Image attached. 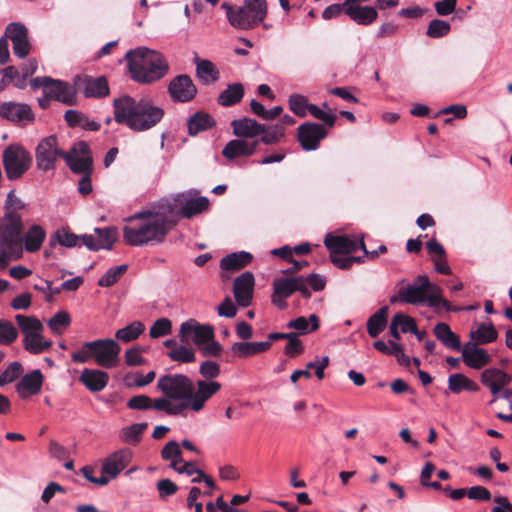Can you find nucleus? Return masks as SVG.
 Returning <instances> with one entry per match:
<instances>
[{
	"label": "nucleus",
	"instance_id": "obj_1",
	"mask_svg": "<svg viewBox=\"0 0 512 512\" xmlns=\"http://www.w3.org/2000/svg\"><path fill=\"white\" fill-rule=\"evenodd\" d=\"M221 387L217 381L193 382L184 374L163 375L157 381L162 397L155 398V410L169 416L183 415L187 410L198 413Z\"/></svg>",
	"mask_w": 512,
	"mask_h": 512
},
{
	"label": "nucleus",
	"instance_id": "obj_2",
	"mask_svg": "<svg viewBox=\"0 0 512 512\" xmlns=\"http://www.w3.org/2000/svg\"><path fill=\"white\" fill-rule=\"evenodd\" d=\"M174 205L163 201L158 207L138 212L127 219L123 227V239L131 246H153L164 242L176 225L172 219Z\"/></svg>",
	"mask_w": 512,
	"mask_h": 512
},
{
	"label": "nucleus",
	"instance_id": "obj_3",
	"mask_svg": "<svg viewBox=\"0 0 512 512\" xmlns=\"http://www.w3.org/2000/svg\"><path fill=\"white\" fill-rule=\"evenodd\" d=\"M114 118L134 132H144L156 126L164 110L146 98L135 99L124 95L114 100Z\"/></svg>",
	"mask_w": 512,
	"mask_h": 512
},
{
	"label": "nucleus",
	"instance_id": "obj_4",
	"mask_svg": "<svg viewBox=\"0 0 512 512\" xmlns=\"http://www.w3.org/2000/svg\"><path fill=\"white\" fill-rule=\"evenodd\" d=\"M125 59L134 81L150 84L163 78L169 65L164 56L155 50L139 47L126 53Z\"/></svg>",
	"mask_w": 512,
	"mask_h": 512
},
{
	"label": "nucleus",
	"instance_id": "obj_5",
	"mask_svg": "<svg viewBox=\"0 0 512 512\" xmlns=\"http://www.w3.org/2000/svg\"><path fill=\"white\" fill-rule=\"evenodd\" d=\"M397 302L411 305L426 303L429 307L443 306L448 309L449 303L442 298V289L429 281L426 275H419L414 283L399 288L390 303Z\"/></svg>",
	"mask_w": 512,
	"mask_h": 512
},
{
	"label": "nucleus",
	"instance_id": "obj_6",
	"mask_svg": "<svg viewBox=\"0 0 512 512\" xmlns=\"http://www.w3.org/2000/svg\"><path fill=\"white\" fill-rule=\"evenodd\" d=\"M120 345L113 339H97L85 342L74 351L71 359L75 363H86L93 359L103 368L111 369L118 365L120 358Z\"/></svg>",
	"mask_w": 512,
	"mask_h": 512
},
{
	"label": "nucleus",
	"instance_id": "obj_7",
	"mask_svg": "<svg viewBox=\"0 0 512 512\" xmlns=\"http://www.w3.org/2000/svg\"><path fill=\"white\" fill-rule=\"evenodd\" d=\"M229 23L238 29H250L262 22L267 15L266 0H245L243 7L234 8L223 3Z\"/></svg>",
	"mask_w": 512,
	"mask_h": 512
},
{
	"label": "nucleus",
	"instance_id": "obj_8",
	"mask_svg": "<svg viewBox=\"0 0 512 512\" xmlns=\"http://www.w3.org/2000/svg\"><path fill=\"white\" fill-rule=\"evenodd\" d=\"M16 323L23 335V347L31 354H41L52 346L50 340L43 337L44 326L42 322L34 316L17 314Z\"/></svg>",
	"mask_w": 512,
	"mask_h": 512
},
{
	"label": "nucleus",
	"instance_id": "obj_9",
	"mask_svg": "<svg viewBox=\"0 0 512 512\" xmlns=\"http://www.w3.org/2000/svg\"><path fill=\"white\" fill-rule=\"evenodd\" d=\"M30 86L33 89L42 88L43 93L63 104L74 105L76 103L77 89L75 83L72 85L62 80L43 76L31 79Z\"/></svg>",
	"mask_w": 512,
	"mask_h": 512
},
{
	"label": "nucleus",
	"instance_id": "obj_10",
	"mask_svg": "<svg viewBox=\"0 0 512 512\" xmlns=\"http://www.w3.org/2000/svg\"><path fill=\"white\" fill-rule=\"evenodd\" d=\"M3 166L9 180L19 179L32 164L31 154L21 145L11 144L3 151Z\"/></svg>",
	"mask_w": 512,
	"mask_h": 512
},
{
	"label": "nucleus",
	"instance_id": "obj_11",
	"mask_svg": "<svg viewBox=\"0 0 512 512\" xmlns=\"http://www.w3.org/2000/svg\"><path fill=\"white\" fill-rule=\"evenodd\" d=\"M272 285L273 294L271 301L279 309L286 308V299L296 291L300 292L304 298H310L311 296V292L304 287L300 276L276 277Z\"/></svg>",
	"mask_w": 512,
	"mask_h": 512
},
{
	"label": "nucleus",
	"instance_id": "obj_12",
	"mask_svg": "<svg viewBox=\"0 0 512 512\" xmlns=\"http://www.w3.org/2000/svg\"><path fill=\"white\" fill-rule=\"evenodd\" d=\"M65 153L59 148L55 136L42 139L35 152L37 168L44 172L54 169L58 158L64 159Z\"/></svg>",
	"mask_w": 512,
	"mask_h": 512
},
{
	"label": "nucleus",
	"instance_id": "obj_13",
	"mask_svg": "<svg viewBox=\"0 0 512 512\" xmlns=\"http://www.w3.org/2000/svg\"><path fill=\"white\" fill-rule=\"evenodd\" d=\"M64 160L74 173L83 175L92 173V157L89 146L84 141L74 144L71 150L65 153Z\"/></svg>",
	"mask_w": 512,
	"mask_h": 512
},
{
	"label": "nucleus",
	"instance_id": "obj_14",
	"mask_svg": "<svg viewBox=\"0 0 512 512\" xmlns=\"http://www.w3.org/2000/svg\"><path fill=\"white\" fill-rule=\"evenodd\" d=\"M179 338L183 343L192 341L196 346L201 347L214 338V330L210 325H202L194 319H189L181 324Z\"/></svg>",
	"mask_w": 512,
	"mask_h": 512
},
{
	"label": "nucleus",
	"instance_id": "obj_15",
	"mask_svg": "<svg viewBox=\"0 0 512 512\" xmlns=\"http://www.w3.org/2000/svg\"><path fill=\"white\" fill-rule=\"evenodd\" d=\"M196 194L192 191L177 194L174 202L181 208L177 212L178 215L184 218H192L209 208V200L205 196L194 197Z\"/></svg>",
	"mask_w": 512,
	"mask_h": 512
},
{
	"label": "nucleus",
	"instance_id": "obj_16",
	"mask_svg": "<svg viewBox=\"0 0 512 512\" xmlns=\"http://www.w3.org/2000/svg\"><path fill=\"white\" fill-rule=\"evenodd\" d=\"M168 93L173 102L186 103L195 98L197 88L190 76L181 74L170 81Z\"/></svg>",
	"mask_w": 512,
	"mask_h": 512
},
{
	"label": "nucleus",
	"instance_id": "obj_17",
	"mask_svg": "<svg viewBox=\"0 0 512 512\" xmlns=\"http://www.w3.org/2000/svg\"><path fill=\"white\" fill-rule=\"evenodd\" d=\"M133 452L129 448H122L107 456L102 463L101 473L106 477L115 479L131 462Z\"/></svg>",
	"mask_w": 512,
	"mask_h": 512
},
{
	"label": "nucleus",
	"instance_id": "obj_18",
	"mask_svg": "<svg viewBox=\"0 0 512 512\" xmlns=\"http://www.w3.org/2000/svg\"><path fill=\"white\" fill-rule=\"evenodd\" d=\"M327 136L323 125L307 122L298 127V140L301 147L306 151H313L319 148L320 142Z\"/></svg>",
	"mask_w": 512,
	"mask_h": 512
},
{
	"label": "nucleus",
	"instance_id": "obj_19",
	"mask_svg": "<svg viewBox=\"0 0 512 512\" xmlns=\"http://www.w3.org/2000/svg\"><path fill=\"white\" fill-rule=\"evenodd\" d=\"M74 83L77 91H82L86 98H102L109 94L108 82L104 77L77 75Z\"/></svg>",
	"mask_w": 512,
	"mask_h": 512
},
{
	"label": "nucleus",
	"instance_id": "obj_20",
	"mask_svg": "<svg viewBox=\"0 0 512 512\" xmlns=\"http://www.w3.org/2000/svg\"><path fill=\"white\" fill-rule=\"evenodd\" d=\"M6 36L12 41L13 52L20 58H25L30 52L27 28L19 22L10 23L6 27Z\"/></svg>",
	"mask_w": 512,
	"mask_h": 512
},
{
	"label": "nucleus",
	"instance_id": "obj_21",
	"mask_svg": "<svg viewBox=\"0 0 512 512\" xmlns=\"http://www.w3.org/2000/svg\"><path fill=\"white\" fill-rule=\"evenodd\" d=\"M95 233L97 236L82 235L84 246L92 251L110 250L117 239V229L115 227L95 228Z\"/></svg>",
	"mask_w": 512,
	"mask_h": 512
},
{
	"label": "nucleus",
	"instance_id": "obj_22",
	"mask_svg": "<svg viewBox=\"0 0 512 512\" xmlns=\"http://www.w3.org/2000/svg\"><path fill=\"white\" fill-rule=\"evenodd\" d=\"M255 279L251 272H244L239 275L233 286V292L238 305L247 307L251 304L253 297Z\"/></svg>",
	"mask_w": 512,
	"mask_h": 512
},
{
	"label": "nucleus",
	"instance_id": "obj_23",
	"mask_svg": "<svg viewBox=\"0 0 512 512\" xmlns=\"http://www.w3.org/2000/svg\"><path fill=\"white\" fill-rule=\"evenodd\" d=\"M324 243L331 254H349L360 248L359 238L348 235L329 233L326 235Z\"/></svg>",
	"mask_w": 512,
	"mask_h": 512
},
{
	"label": "nucleus",
	"instance_id": "obj_24",
	"mask_svg": "<svg viewBox=\"0 0 512 512\" xmlns=\"http://www.w3.org/2000/svg\"><path fill=\"white\" fill-rule=\"evenodd\" d=\"M463 362L470 368L481 369L488 365L491 356L483 348L478 347L476 343L467 342L461 347Z\"/></svg>",
	"mask_w": 512,
	"mask_h": 512
},
{
	"label": "nucleus",
	"instance_id": "obj_25",
	"mask_svg": "<svg viewBox=\"0 0 512 512\" xmlns=\"http://www.w3.org/2000/svg\"><path fill=\"white\" fill-rule=\"evenodd\" d=\"M0 116L14 123L32 121L34 114L25 103L4 102L0 105Z\"/></svg>",
	"mask_w": 512,
	"mask_h": 512
},
{
	"label": "nucleus",
	"instance_id": "obj_26",
	"mask_svg": "<svg viewBox=\"0 0 512 512\" xmlns=\"http://www.w3.org/2000/svg\"><path fill=\"white\" fill-rule=\"evenodd\" d=\"M357 0H345L346 15L359 25L372 24L378 17L377 10L372 6H360Z\"/></svg>",
	"mask_w": 512,
	"mask_h": 512
},
{
	"label": "nucleus",
	"instance_id": "obj_27",
	"mask_svg": "<svg viewBox=\"0 0 512 512\" xmlns=\"http://www.w3.org/2000/svg\"><path fill=\"white\" fill-rule=\"evenodd\" d=\"M510 381L511 377L498 368H488L481 374V383L490 390L495 398Z\"/></svg>",
	"mask_w": 512,
	"mask_h": 512
},
{
	"label": "nucleus",
	"instance_id": "obj_28",
	"mask_svg": "<svg viewBox=\"0 0 512 512\" xmlns=\"http://www.w3.org/2000/svg\"><path fill=\"white\" fill-rule=\"evenodd\" d=\"M43 381L44 377L41 371L39 369L32 370L16 384V391L22 399L37 395L41 391Z\"/></svg>",
	"mask_w": 512,
	"mask_h": 512
},
{
	"label": "nucleus",
	"instance_id": "obj_29",
	"mask_svg": "<svg viewBox=\"0 0 512 512\" xmlns=\"http://www.w3.org/2000/svg\"><path fill=\"white\" fill-rule=\"evenodd\" d=\"M259 141H248L243 138L233 139L229 141L222 150V154L227 159H235L237 157H248L255 153Z\"/></svg>",
	"mask_w": 512,
	"mask_h": 512
},
{
	"label": "nucleus",
	"instance_id": "obj_30",
	"mask_svg": "<svg viewBox=\"0 0 512 512\" xmlns=\"http://www.w3.org/2000/svg\"><path fill=\"white\" fill-rule=\"evenodd\" d=\"M231 127L235 136L247 140L248 138L260 136L263 132L264 124L258 123L255 119L245 117L234 119L231 122Z\"/></svg>",
	"mask_w": 512,
	"mask_h": 512
},
{
	"label": "nucleus",
	"instance_id": "obj_31",
	"mask_svg": "<svg viewBox=\"0 0 512 512\" xmlns=\"http://www.w3.org/2000/svg\"><path fill=\"white\" fill-rule=\"evenodd\" d=\"M79 380L89 391L99 392L107 386L109 375L102 370L85 368Z\"/></svg>",
	"mask_w": 512,
	"mask_h": 512
},
{
	"label": "nucleus",
	"instance_id": "obj_32",
	"mask_svg": "<svg viewBox=\"0 0 512 512\" xmlns=\"http://www.w3.org/2000/svg\"><path fill=\"white\" fill-rule=\"evenodd\" d=\"M194 64L196 65V75L203 84L209 85L219 80L220 72L210 60L201 59L195 55Z\"/></svg>",
	"mask_w": 512,
	"mask_h": 512
},
{
	"label": "nucleus",
	"instance_id": "obj_33",
	"mask_svg": "<svg viewBox=\"0 0 512 512\" xmlns=\"http://www.w3.org/2000/svg\"><path fill=\"white\" fill-rule=\"evenodd\" d=\"M270 341H261V342H235L231 350L232 352L240 357L246 358L249 356L257 355L263 352L268 351L271 348Z\"/></svg>",
	"mask_w": 512,
	"mask_h": 512
},
{
	"label": "nucleus",
	"instance_id": "obj_34",
	"mask_svg": "<svg viewBox=\"0 0 512 512\" xmlns=\"http://www.w3.org/2000/svg\"><path fill=\"white\" fill-rule=\"evenodd\" d=\"M435 337L448 349L460 351L461 341L460 338L451 330L448 324L438 323L434 327Z\"/></svg>",
	"mask_w": 512,
	"mask_h": 512
},
{
	"label": "nucleus",
	"instance_id": "obj_35",
	"mask_svg": "<svg viewBox=\"0 0 512 512\" xmlns=\"http://www.w3.org/2000/svg\"><path fill=\"white\" fill-rule=\"evenodd\" d=\"M61 245L67 248L81 247L83 244L82 235L78 236L68 229L62 228L54 232L49 239V246L54 248Z\"/></svg>",
	"mask_w": 512,
	"mask_h": 512
},
{
	"label": "nucleus",
	"instance_id": "obj_36",
	"mask_svg": "<svg viewBox=\"0 0 512 512\" xmlns=\"http://www.w3.org/2000/svg\"><path fill=\"white\" fill-rule=\"evenodd\" d=\"M215 124L216 122L210 114L203 111L196 112L187 120L188 133L191 136H195L202 131L212 128Z\"/></svg>",
	"mask_w": 512,
	"mask_h": 512
},
{
	"label": "nucleus",
	"instance_id": "obj_37",
	"mask_svg": "<svg viewBox=\"0 0 512 512\" xmlns=\"http://www.w3.org/2000/svg\"><path fill=\"white\" fill-rule=\"evenodd\" d=\"M252 259L249 252H234L222 258L220 267L224 271L235 272L247 266Z\"/></svg>",
	"mask_w": 512,
	"mask_h": 512
},
{
	"label": "nucleus",
	"instance_id": "obj_38",
	"mask_svg": "<svg viewBox=\"0 0 512 512\" xmlns=\"http://www.w3.org/2000/svg\"><path fill=\"white\" fill-rule=\"evenodd\" d=\"M469 336V342L476 343L477 345H482L494 342L498 337V332L493 324L482 323L479 324L475 329H472L470 331Z\"/></svg>",
	"mask_w": 512,
	"mask_h": 512
},
{
	"label": "nucleus",
	"instance_id": "obj_39",
	"mask_svg": "<svg viewBox=\"0 0 512 512\" xmlns=\"http://www.w3.org/2000/svg\"><path fill=\"white\" fill-rule=\"evenodd\" d=\"M448 388L454 394L462 391L477 392L479 385L462 373H454L448 377Z\"/></svg>",
	"mask_w": 512,
	"mask_h": 512
},
{
	"label": "nucleus",
	"instance_id": "obj_40",
	"mask_svg": "<svg viewBox=\"0 0 512 512\" xmlns=\"http://www.w3.org/2000/svg\"><path fill=\"white\" fill-rule=\"evenodd\" d=\"M46 238L45 229L38 225H32L24 236V246L27 252H37L40 250L44 240Z\"/></svg>",
	"mask_w": 512,
	"mask_h": 512
},
{
	"label": "nucleus",
	"instance_id": "obj_41",
	"mask_svg": "<svg viewBox=\"0 0 512 512\" xmlns=\"http://www.w3.org/2000/svg\"><path fill=\"white\" fill-rule=\"evenodd\" d=\"M244 96V87L241 83L229 84L218 96V104L230 107L239 103Z\"/></svg>",
	"mask_w": 512,
	"mask_h": 512
},
{
	"label": "nucleus",
	"instance_id": "obj_42",
	"mask_svg": "<svg viewBox=\"0 0 512 512\" xmlns=\"http://www.w3.org/2000/svg\"><path fill=\"white\" fill-rule=\"evenodd\" d=\"M387 314L388 307L385 306L370 316L367 321V332L371 337H377L384 330L387 324Z\"/></svg>",
	"mask_w": 512,
	"mask_h": 512
},
{
	"label": "nucleus",
	"instance_id": "obj_43",
	"mask_svg": "<svg viewBox=\"0 0 512 512\" xmlns=\"http://www.w3.org/2000/svg\"><path fill=\"white\" fill-rule=\"evenodd\" d=\"M147 427L148 424L145 422L134 423L130 426L122 428L119 432V438L123 443L137 444Z\"/></svg>",
	"mask_w": 512,
	"mask_h": 512
},
{
	"label": "nucleus",
	"instance_id": "obj_44",
	"mask_svg": "<svg viewBox=\"0 0 512 512\" xmlns=\"http://www.w3.org/2000/svg\"><path fill=\"white\" fill-rule=\"evenodd\" d=\"M287 327L297 330L300 334H308L319 328V319L315 314H311L308 319L300 316L289 321Z\"/></svg>",
	"mask_w": 512,
	"mask_h": 512
},
{
	"label": "nucleus",
	"instance_id": "obj_45",
	"mask_svg": "<svg viewBox=\"0 0 512 512\" xmlns=\"http://www.w3.org/2000/svg\"><path fill=\"white\" fill-rule=\"evenodd\" d=\"M145 330V326L140 321H134L129 325L119 329L115 333V337L122 342H130L136 340Z\"/></svg>",
	"mask_w": 512,
	"mask_h": 512
},
{
	"label": "nucleus",
	"instance_id": "obj_46",
	"mask_svg": "<svg viewBox=\"0 0 512 512\" xmlns=\"http://www.w3.org/2000/svg\"><path fill=\"white\" fill-rule=\"evenodd\" d=\"M5 233L9 236H19L22 228V217L18 212L5 210L2 221Z\"/></svg>",
	"mask_w": 512,
	"mask_h": 512
},
{
	"label": "nucleus",
	"instance_id": "obj_47",
	"mask_svg": "<svg viewBox=\"0 0 512 512\" xmlns=\"http://www.w3.org/2000/svg\"><path fill=\"white\" fill-rule=\"evenodd\" d=\"M285 135V130L282 128L281 124L274 125H266L264 124V129L262 134H260L261 138L258 140L265 145H273L277 144L281 141V139Z\"/></svg>",
	"mask_w": 512,
	"mask_h": 512
},
{
	"label": "nucleus",
	"instance_id": "obj_48",
	"mask_svg": "<svg viewBox=\"0 0 512 512\" xmlns=\"http://www.w3.org/2000/svg\"><path fill=\"white\" fill-rule=\"evenodd\" d=\"M161 456L164 460L170 461V467L177 469V465L182 463V452L177 441H169L162 449Z\"/></svg>",
	"mask_w": 512,
	"mask_h": 512
},
{
	"label": "nucleus",
	"instance_id": "obj_49",
	"mask_svg": "<svg viewBox=\"0 0 512 512\" xmlns=\"http://www.w3.org/2000/svg\"><path fill=\"white\" fill-rule=\"evenodd\" d=\"M70 323V315L66 311H59L49 319L48 326L55 335H61Z\"/></svg>",
	"mask_w": 512,
	"mask_h": 512
},
{
	"label": "nucleus",
	"instance_id": "obj_50",
	"mask_svg": "<svg viewBox=\"0 0 512 512\" xmlns=\"http://www.w3.org/2000/svg\"><path fill=\"white\" fill-rule=\"evenodd\" d=\"M127 268L128 266L126 264H122L108 269L105 274L98 280V285L101 287L112 286L123 276Z\"/></svg>",
	"mask_w": 512,
	"mask_h": 512
},
{
	"label": "nucleus",
	"instance_id": "obj_51",
	"mask_svg": "<svg viewBox=\"0 0 512 512\" xmlns=\"http://www.w3.org/2000/svg\"><path fill=\"white\" fill-rule=\"evenodd\" d=\"M9 240H5L2 244V251L9 259L17 260L22 256V242L19 236H10Z\"/></svg>",
	"mask_w": 512,
	"mask_h": 512
},
{
	"label": "nucleus",
	"instance_id": "obj_52",
	"mask_svg": "<svg viewBox=\"0 0 512 512\" xmlns=\"http://www.w3.org/2000/svg\"><path fill=\"white\" fill-rule=\"evenodd\" d=\"M17 337L18 331L14 325L6 319H0V345H10Z\"/></svg>",
	"mask_w": 512,
	"mask_h": 512
},
{
	"label": "nucleus",
	"instance_id": "obj_53",
	"mask_svg": "<svg viewBox=\"0 0 512 512\" xmlns=\"http://www.w3.org/2000/svg\"><path fill=\"white\" fill-rule=\"evenodd\" d=\"M451 30L449 22L441 19H433L427 27V35L431 38H441L446 36Z\"/></svg>",
	"mask_w": 512,
	"mask_h": 512
},
{
	"label": "nucleus",
	"instance_id": "obj_54",
	"mask_svg": "<svg viewBox=\"0 0 512 512\" xmlns=\"http://www.w3.org/2000/svg\"><path fill=\"white\" fill-rule=\"evenodd\" d=\"M308 98L301 94H292L289 97L290 109L299 117H305L308 113Z\"/></svg>",
	"mask_w": 512,
	"mask_h": 512
},
{
	"label": "nucleus",
	"instance_id": "obj_55",
	"mask_svg": "<svg viewBox=\"0 0 512 512\" xmlns=\"http://www.w3.org/2000/svg\"><path fill=\"white\" fill-rule=\"evenodd\" d=\"M168 356L173 361L181 363H191L196 359L194 351L184 345L175 346L171 351H169Z\"/></svg>",
	"mask_w": 512,
	"mask_h": 512
},
{
	"label": "nucleus",
	"instance_id": "obj_56",
	"mask_svg": "<svg viewBox=\"0 0 512 512\" xmlns=\"http://www.w3.org/2000/svg\"><path fill=\"white\" fill-rule=\"evenodd\" d=\"M199 373L203 377L204 381H215L220 375V365L212 360L203 361L199 366Z\"/></svg>",
	"mask_w": 512,
	"mask_h": 512
},
{
	"label": "nucleus",
	"instance_id": "obj_57",
	"mask_svg": "<svg viewBox=\"0 0 512 512\" xmlns=\"http://www.w3.org/2000/svg\"><path fill=\"white\" fill-rule=\"evenodd\" d=\"M127 407L133 410H155V399L147 395H136L128 400Z\"/></svg>",
	"mask_w": 512,
	"mask_h": 512
},
{
	"label": "nucleus",
	"instance_id": "obj_58",
	"mask_svg": "<svg viewBox=\"0 0 512 512\" xmlns=\"http://www.w3.org/2000/svg\"><path fill=\"white\" fill-rule=\"evenodd\" d=\"M172 323L167 318L157 319L149 330L151 338H160L171 333Z\"/></svg>",
	"mask_w": 512,
	"mask_h": 512
},
{
	"label": "nucleus",
	"instance_id": "obj_59",
	"mask_svg": "<svg viewBox=\"0 0 512 512\" xmlns=\"http://www.w3.org/2000/svg\"><path fill=\"white\" fill-rule=\"evenodd\" d=\"M308 113H310L314 118L322 121L324 124H326L329 127H333L337 116L336 114L332 112H326L317 105L310 104L308 107Z\"/></svg>",
	"mask_w": 512,
	"mask_h": 512
},
{
	"label": "nucleus",
	"instance_id": "obj_60",
	"mask_svg": "<svg viewBox=\"0 0 512 512\" xmlns=\"http://www.w3.org/2000/svg\"><path fill=\"white\" fill-rule=\"evenodd\" d=\"M300 278L303 280L304 287L309 291V288L315 292L322 291L325 288L326 279L323 275L312 273L308 276H300Z\"/></svg>",
	"mask_w": 512,
	"mask_h": 512
},
{
	"label": "nucleus",
	"instance_id": "obj_61",
	"mask_svg": "<svg viewBox=\"0 0 512 512\" xmlns=\"http://www.w3.org/2000/svg\"><path fill=\"white\" fill-rule=\"evenodd\" d=\"M23 372L22 364L18 361L10 363L2 372V376L6 383L14 382Z\"/></svg>",
	"mask_w": 512,
	"mask_h": 512
},
{
	"label": "nucleus",
	"instance_id": "obj_62",
	"mask_svg": "<svg viewBox=\"0 0 512 512\" xmlns=\"http://www.w3.org/2000/svg\"><path fill=\"white\" fill-rule=\"evenodd\" d=\"M329 365V357L323 356L321 358H317L315 361L308 362L306 364V367L308 371L311 369L315 370V375L318 380H322L324 378V370Z\"/></svg>",
	"mask_w": 512,
	"mask_h": 512
},
{
	"label": "nucleus",
	"instance_id": "obj_63",
	"mask_svg": "<svg viewBox=\"0 0 512 512\" xmlns=\"http://www.w3.org/2000/svg\"><path fill=\"white\" fill-rule=\"evenodd\" d=\"M303 351L304 347L297 334L294 333L292 337L287 341L284 352L289 357H296L297 355L302 354Z\"/></svg>",
	"mask_w": 512,
	"mask_h": 512
},
{
	"label": "nucleus",
	"instance_id": "obj_64",
	"mask_svg": "<svg viewBox=\"0 0 512 512\" xmlns=\"http://www.w3.org/2000/svg\"><path fill=\"white\" fill-rule=\"evenodd\" d=\"M393 319L396 321L402 333L412 332L416 326L413 318L402 313L395 314Z\"/></svg>",
	"mask_w": 512,
	"mask_h": 512
}]
</instances>
